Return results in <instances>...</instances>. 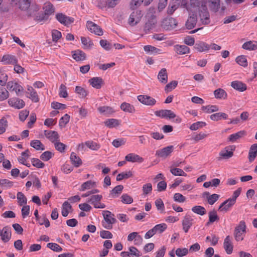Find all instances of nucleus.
<instances>
[{
  "label": "nucleus",
  "instance_id": "nucleus-1",
  "mask_svg": "<svg viewBox=\"0 0 257 257\" xmlns=\"http://www.w3.org/2000/svg\"><path fill=\"white\" fill-rule=\"evenodd\" d=\"M206 0H190L189 3L182 1L181 6L185 8L188 12H195L206 6Z\"/></svg>",
  "mask_w": 257,
  "mask_h": 257
},
{
  "label": "nucleus",
  "instance_id": "nucleus-2",
  "mask_svg": "<svg viewBox=\"0 0 257 257\" xmlns=\"http://www.w3.org/2000/svg\"><path fill=\"white\" fill-rule=\"evenodd\" d=\"M102 214L104 218L102 222V226L107 229H112L113 224L116 222L114 214L108 210L103 211Z\"/></svg>",
  "mask_w": 257,
  "mask_h": 257
},
{
  "label": "nucleus",
  "instance_id": "nucleus-3",
  "mask_svg": "<svg viewBox=\"0 0 257 257\" xmlns=\"http://www.w3.org/2000/svg\"><path fill=\"white\" fill-rule=\"evenodd\" d=\"M155 114L156 116L162 118H166L169 119L176 118L175 121L177 123H180L181 122V118L179 116H176V115L171 110L162 109L160 110L156 111Z\"/></svg>",
  "mask_w": 257,
  "mask_h": 257
},
{
  "label": "nucleus",
  "instance_id": "nucleus-4",
  "mask_svg": "<svg viewBox=\"0 0 257 257\" xmlns=\"http://www.w3.org/2000/svg\"><path fill=\"white\" fill-rule=\"evenodd\" d=\"M246 225L245 222L241 221L239 225L235 228L234 237L236 241L242 240L245 232Z\"/></svg>",
  "mask_w": 257,
  "mask_h": 257
},
{
  "label": "nucleus",
  "instance_id": "nucleus-5",
  "mask_svg": "<svg viewBox=\"0 0 257 257\" xmlns=\"http://www.w3.org/2000/svg\"><path fill=\"white\" fill-rule=\"evenodd\" d=\"M234 149L235 148L233 146H229L225 147L219 152L218 160H226L232 157L233 155Z\"/></svg>",
  "mask_w": 257,
  "mask_h": 257
},
{
  "label": "nucleus",
  "instance_id": "nucleus-6",
  "mask_svg": "<svg viewBox=\"0 0 257 257\" xmlns=\"http://www.w3.org/2000/svg\"><path fill=\"white\" fill-rule=\"evenodd\" d=\"M194 224V219L190 214H186L182 220V229L185 233L189 231V229Z\"/></svg>",
  "mask_w": 257,
  "mask_h": 257
},
{
  "label": "nucleus",
  "instance_id": "nucleus-7",
  "mask_svg": "<svg viewBox=\"0 0 257 257\" xmlns=\"http://www.w3.org/2000/svg\"><path fill=\"white\" fill-rule=\"evenodd\" d=\"M142 14L140 11H134L130 15L128 19V24L131 26L138 24L141 20Z\"/></svg>",
  "mask_w": 257,
  "mask_h": 257
},
{
  "label": "nucleus",
  "instance_id": "nucleus-8",
  "mask_svg": "<svg viewBox=\"0 0 257 257\" xmlns=\"http://www.w3.org/2000/svg\"><path fill=\"white\" fill-rule=\"evenodd\" d=\"M102 198L101 195H94L88 201L92 204L95 208L103 209L105 208L106 206L104 203L100 202V200Z\"/></svg>",
  "mask_w": 257,
  "mask_h": 257
},
{
  "label": "nucleus",
  "instance_id": "nucleus-9",
  "mask_svg": "<svg viewBox=\"0 0 257 257\" xmlns=\"http://www.w3.org/2000/svg\"><path fill=\"white\" fill-rule=\"evenodd\" d=\"M1 239L5 243L8 242L12 237L11 228L9 226H6L2 229H0Z\"/></svg>",
  "mask_w": 257,
  "mask_h": 257
},
{
  "label": "nucleus",
  "instance_id": "nucleus-10",
  "mask_svg": "<svg viewBox=\"0 0 257 257\" xmlns=\"http://www.w3.org/2000/svg\"><path fill=\"white\" fill-rule=\"evenodd\" d=\"M7 88L10 91H15L17 95L23 92V87L16 81H11L7 83Z\"/></svg>",
  "mask_w": 257,
  "mask_h": 257
},
{
  "label": "nucleus",
  "instance_id": "nucleus-11",
  "mask_svg": "<svg viewBox=\"0 0 257 257\" xmlns=\"http://www.w3.org/2000/svg\"><path fill=\"white\" fill-rule=\"evenodd\" d=\"M55 18L60 23L65 26H68L74 22L73 18L68 17L62 13L56 14Z\"/></svg>",
  "mask_w": 257,
  "mask_h": 257
},
{
  "label": "nucleus",
  "instance_id": "nucleus-12",
  "mask_svg": "<svg viewBox=\"0 0 257 257\" xmlns=\"http://www.w3.org/2000/svg\"><path fill=\"white\" fill-rule=\"evenodd\" d=\"M9 105L15 108L20 109L23 108L25 105L24 101L18 97H12L8 101Z\"/></svg>",
  "mask_w": 257,
  "mask_h": 257
},
{
  "label": "nucleus",
  "instance_id": "nucleus-13",
  "mask_svg": "<svg viewBox=\"0 0 257 257\" xmlns=\"http://www.w3.org/2000/svg\"><path fill=\"white\" fill-rule=\"evenodd\" d=\"M177 21L174 18L169 17L164 19L162 22L161 26L165 30H169L177 26Z\"/></svg>",
  "mask_w": 257,
  "mask_h": 257
},
{
  "label": "nucleus",
  "instance_id": "nucleus-14",
  "mask_svg": "<svg viewBox=\"0 0 257 257\" xmlns=\"http://www.w3.org/2000/svg\"><path fill=\"white\" fill-rule=\"evenodd\" d=\"M86 27L87 29L91 32L98 36L103 35V31L102 29L92 21H88L86 23Z\"/></svg>",
  "mask_w": 257,
  "mask_h": 257
},
{
  "label": "nucleus",
  "instance_id": "nucleus-15",
  "mask_svg": "<svg viewBox=\"0 0 257 257\" xmlns=\"http://www.w3.org/2000/svg\"><path fill=\"white\" fill-rule=\"evenodd\" d=\"M138 99L142 104L149 106H153L156 103L155 99L147 95H139Z\"/></svg>",
  "mask_w": 257,
  "mask_h": 257
},
{
  "label": "nucleus",
  "instance_id": "nucleus-16",
  "mask_svg": "<svg viewBox=\"0 0 257 257\" xmlns=\"http://www.w3.org/2000/svg\"><path fill=\"white\" fill-rule=\"evenodd\" d=\"M199 17L202 24L203 25L208 24L210 21V16L207 7H203L202 9L199 10Z\"/></svg>",
  "mask_w": 257,
  "mask_h": 257
},
{
  "label": "nucleus",
  "instance_id": "nucleus-17",
  "mask_svg": "<svg viewBox=\"0 0 257 257\" xmlns=\"http://www.w3.org/2000/svg\"><path fill=\"white\" fill-rule=\"evenodd\" d=\"M173 146L165 147L162 149L157 150L156 152V155L162 158H166L172 153L173 151Z\"/></svg>",
  "mask_w": 257,
  "mask_h": 257
},
{
  "label": "nucleus",
  "instance_id": "nucleus-18",
  "mask_svg": "<svg viewBox=\"0 0 257 257\" xmlns=\"http://www.w3.org/2000/svg\"><path fill=\"white\" fill-rule=\"evenodd\" d=\"M44 134L45 136L53 143L59 141V135L56 131H45Z\"/></svg>",
  "mask_w": 257,
  "mask_h": 257
},
{
  "label": "nucleus",
  "instance_id": "nucleus-19",
  "mask_svg": "<svg viewBox=\"0 0 257 257\" xmlns=\"http://www.w3.org/2000/svg\"><path fill=\"white\" fill-rule=\"evenodd\" d=\"M126 161L132 163H142L144 162V159L139 155L135 153H130L125 157Z\"/></svg>",
  "mask_w": 257,
  "mask_h": 257
},
{
  "label": "nucleus",
  "instance_id": "nucleus-20",
  "mask_svg": "<svg viewBox=\"0 0 257 257\" xmlns=\"http://www.w3.org/2000/svg\"><path fill=\"white\" fill-rule=\"evenodd\" d=\"M207 3L211 11L215 13L219 11L220 8V0H207Z\"/></svg>",
  "mask_w": 257,
  "mask_h": 257
},
{
  "label": "nucleus",
  "instance_id": "nucleus-21",
  "mask_svg": "<svg viewBox=\"0 0 257 257\" xmlns=\"http://www.w3.org/2000/svg\"><path fill=\"white\" fill-rule=\"evenodd\" d=\"M197 17L194 14H189V17L186 22L185 26L187 29L191 30L194 28L196 25Z\"/></svg>",
  "mask_w": 257,
  "mask_h": 257
},
{
  "label": "nucleus",
  "instance_id": "nucleus-22",
  "mask_svg": "<svg viewBox=\"0 0 257 257\" xmlns=\"http://www.w3.org/2000/svg\"><path fill=\"white\" fill-rule=\"evenodd\" d=\"M157 78L159 81L163 84H165L167 83L168 76L166 68H162L160 70L158 74Z\"/></svg>",
  "mask_w": 257,
  "mask_h": 257
},
{
  "label": "nucleus",
  "instance_id": "nucleus-23",
  "mask_svg": "<svg viewBox=\"0 0 257 257\" xmlns=\"http://www.w3.org/2000/svg\"><path fill=\"white\" fill-rule=\"evenodd\" d=\"M2 62L4 64H16L18 62V60L15 56L11 55H5L2 58Z\"/></svg>",
  "mask_w": 257,
  "mask_h": 257
},
{
  "label": "nucleus",
  "instance_id": "nucleus-24",
  "mask_svg": "<svg viewBox=\"0 0 257 257\" xmlns=\"http://www.w3.org/2000/svg\"><path fill=\"white\" fill-rule=\"evenodd\" d=\"M174 51L178 55H184L190 52V48L186 45H176Z\"/></svg>",
  "mask_w": 257,
  "mask_h": 257
},
{
  "label": "nucleus",
  "instance_id": "nucleus-25",
  "mask_svg": "<svg viewBox=\"0 0 257 257\" xmlns=\"http://www.w3.org/2000/svg\"><path fill=\"white\" fill-rule=\"evenodd\" d=\"M234 200H231L230 198L223 202L219 206V210L221 211H228L234 204Z\"/></svg>",
  "mask_w": 257,
  "mask_h": 257
},
{
  "label": "nucleus",
  "instance_id": "nucleus-26",
  "mask_svg": "<svg viewBox=\"0 0 257 257\" xmlns=\"http://www.w3.org/2000/svg\"><path fill=\"white\" fill-rule=\"evenodd\" d=\"M223 246L227 254H230L232 252L233 245L229 236H227L225 237L223 243Z\"/></svg>",
  "mask_w": 257,
  "mask_h": 257
},
{
  "label": "nucleus",
  "instance_id": "nucleus-27",
  "mask_svg": "<svg viewBox=\"0 0 257 257\" xmlns=\"http://www.w3.org/2000/svg\"><path fill=\"white\" fill-rule=\"evenodd\" d=\"M27 93L30 95L29 98L31 99L33 101L35 102H37L39 101V98L37 93L32 86L30 85L27 86Z\"/></svg>",
  "mask_w": 257,
  "mask_h": 257
},
{
  "label": "nucleus",
  "instance_id": "nucleus-28",
  "mask_svg": "<svg viewBox=\"0 0 257 257\" xmlns=\"http://www.w3.org/2000/svg\"><path fill=\"white\" fill-rule=\"evenodd\" d=\"M97 109L101 114L106 116H108L115 112L112 107L108 106H100Z\"/></svg>",
  "mask_w": 257,
  "mask_h": 257
},
{
  "label": "nucleus",
  "instance_id": "nucleus-29",
  "mask_svg": "<svg viewBox=\"0 0 257 257\" xmlns=\"http://www.w3.org/2000/svg\"><path fill=\"white\" fill-rule=\"evenodd\" d=\"M194 48L199 52H203L210 49L209 45L204 42H198L195 45Z\"/></svg>",
  "mask_w": 257,
  "mask_h": 257
},
{
  "label": "nucleus",
  "instance_id": "nucleus-30",
  "mask_svg": "<svg viewBox=\"0 0 257 257\" xmlns=\"http://www.w3.org/2000/svg\"><path fill=\"white\" fill-rule=\"evenodd\" d=\"M213 93L215 98L218 99H225L227 97V93L222 88H218L215 90Z\"/></svg>",
  "mask_w": 257,
  "mask_h": 257
},
{
  "label": "nucleus",
  "instance_id": "nucleus-31",
  "mask_svg": "<svg viewBox=\"0 0 257 257\" xmlns=\"http://www.w3.org/2000/svg\"><path fill=\"white\" fill-rule=\"evenodd\" d=\"M257 155V144H254L251 146L248 153V160L249 162H252Z\"/></svg>",
  "mask_w": 257,
  "mask_h": 257
},
{
  "label": "nucleus",
  "instance_id": "nucleus-32",
  "mask_svg": "<svg viewBox=\"0 0 257 257\" xmlns=\"http://www.w3.org/2000/svg\"><path fill=\"white\" fill-rule=\"evenodd\" d=\"M89 82L93 87L99 89L103 84V80L100 77H93L89 80Z\"/></svg>",
  "mask_w": 257,
  "mask_h": 257
},
{
  "label": "nucleus",
  "instance_id": "nucleus-33",
  "mask_svg": "<svg viewBox=\"0 0 257 257\" xmlns=\"http://www.w3.org/2000/svg\"><path fill=\"white\" fill-rule=\"evenodd\" d=\"M97 185L96 183L91 180L87 181L83 183L79 188V191H84L86 190L90 189L93 187H96Z\"/></svg>",
  "mask_w": 257,
  "mask_h": 257
},
{
  "label": "nucleus",
  "instance_id": "nucleus-34",
  "mask_svg": "<svg viewBox=\"0 0 257 257\" xmlns=\"http://www.w3.org/2000/svg\"><path fill=\"white\" fill-rule=\"evenodd\" d=\"M72 57L77 61H83L86 58L85 54L80 50L73 51Z\"/></svg>",
  "mask_w": 257,
  "mask_h": 257
},
{
  "label": "nucleus",
  "instance_id": "nucleus-35",
  "mask_svg": "<svg viewBox=\"0 0 257 257\" xmlns=\"http://www.w3.org/2000/svg\"><path fill=\"white\" fill-rule=\"evenodd\" d=\"M245 134V132L243 131H239L236 133L231 134L228 137V140L234 143L240 138L243 137Z\"/></svg>",
  "mask_w": 257,
  "mask_h": 257
},
{
  "label": "nucleus",
  "instance_id": "nucleus-36",
  "mask_svg": "<svg viewBox=\"0 0 257 257\" xmlns=\"http://www.w3.org/2000/svg\"><path fill=\"white\" fill-rule=\"evenodd\" d=\"M203 196L206 197L208 203L210 205L213 204L219 197V195L216 194H213L210 195L208 192L204 193Z\"/></svg>",
  "mask_w": 257,
  "mask_h": 257
},
{
  "label": "nucleus",
  "instance_id": "nucleus-37",
  "mask_svg": "<svg viewBox=\"0 0 257 257\" xmlns=\"http://www.w3.org/2000/svg\"><path fill=\"white\" fill-rule=\"evenodd\" d=\"M231 86L234 89L239 91H243L246 89V85L238 81H234L232 82Z\"/></svg>",
  "mask_w": 257,
  "mask_h": 257
},
{
  "label": "nucleus",
  "instance_id": "nucleus-38",
  "mask_svg": "<svg viewBox=\"0 0 257 257\" xmlns=\"http://www.w3.org/2000/svg\"><path fill=\"white\" fill-rule=\"evenodd\" d=\"M120 108L123 111L128 113H134L136 111L133 105L126 102H123L120 105Z\"/></svg>",
  "mask_w": 257,
  "mask_h": 257
},
{
  "label": "nucleus",
  "instance_id": "nucleus-39",
  "mask_svg": "<svg viewBox=\"0 0 257 257\" xmlns=\"http://www.w3.org/2000/svg\"><path fill=\"white\" fill-rule=\"evenodd\" d=\"M242 48L247 50H255L257 49V42L251 41L246 42L242 45Z\"/></svg>",
  "mask_w": 257,
  "mask_h": 257
},
{
  "label": "nucleus",
  "instance_id": "nucleus-40",
  "mask_svg": "<svg viewBox=\"0 0 257 257\" xmlns=\"http://www.w3.org/2000/svg\"><path fill=\"white\" fill-rule=\"evenodd\" d=\"M144 51L150 54H161V50L156 47L152 46L151 45H146L144 47Z\"/></svg>",
  "mask_w": 257,
  "mask_h": 257
},
{
  "label": "nucleus",
  "instance_id": "nucleus-41",
  "mask_svg": "<svg viewBox=\"0 0 257 257\" xmlns=\"http://www.w3.org/2000/svg\"><path fill=\"white\" fill-rule=\"evenodd\" d=\"M104 124L109 128H113L119 125L120 122L118 119L109 118L104 122Z\"/></svg>",
  "mask_w": 257,
  "mask_h": 257
},
{
  "label": "nucleus",
  "instance_id": "nucleus-42",
  "mask_svg": "<svg viewBox=\"0 0 257 257\" xmlns=\"http://www.w3.org/2000/svg\"><path fill=\"white\" fill-rule=\"evenodd\" d=\"M123 187L121 185H119L115 187L111 190L110 195L112 198L117 197L122 192Z\"/></svg>",
  "mask_w": 257,
  "mask_h": 257
},
{
  "label": "nucleus",
  "instance_id": "nucleus-43",
  "mask_svg": "<svg viewBox=\"0 0 257 257\" xmlns=\"http://www.w3.org/2000/svg\"><path fill=\"white\" fill-rule=\"evenodd\" d=\"M70 159L72 164L76 167H78L82 164V161L80 158L73 152L71 154Z\"/></svg>",
  "mask_w": 257,
  "mask_h": 257
},
{
  "label": "nucleus",
  "instance_id": "nucleus-44",
  "mask_svg": "<svg viewBox=\"0 0 257 257\" xmlns=\"http://www.w3.org/2000/svg\"><path fill=\"white\" fill-rule=\"evenodd\" d=\"M81 40L83 48L85 49H90L93 46V42L88 38L81 37Z\"/></svg>",
  "mask_w": 257,
  "mask_h": 257
},
{
  "label": "nucleus",
  "instance_id": "nucleus-45",
  "mask_svg": "<svg viewBox=\"0 0 257 257\" xmlns=\"http://www.w3.org/2000/svg\"><path fill=\"white\" fill-rule=\"evenodd\" d=\"M75 92L77 94H78L79 97L81 98H85L88 94L87 90H86L85 88L79 86H76Z\"/></svg>",
  "mask_w": 257,
  "mask_h": 257
},
{
  "label": "nucleus",
  "instance_id": "nucleus-46",
  "mask_svg": "<svg viewBox=\"0 0 257 257\" xmlns=\"http://www.w3.org/2000/svg\"><path fill=\"white\" fill-rule=\"evenodd\" d=\"M210 119L214 121H218L222 118L226 119L227 118V115L223 112H218L213 114H211L210 116Z\"/></svg>",
  "mask_w": 257,
  "mask_h": 257
},
{
  "label": "nucleus",
  "instance_id": "nucleus-47",
  "mask_svg": "<svg viewBox=\"0 0 257 257\" xmlns=\"http://www.w3.org/2000/svg\"><path fill=\"white\" fill-rule=\"evenodd\" d=\"M170 172L174 176H187V174L183 170L174 167L173 166L170 167Z\"/></svg>",
  "mask_w": 257,
  "mask_h": 257
},
{
  "label": "nucleus",
  "instance_id": "nucleus-48",
  "mask_svg": "<svg viewBox=\"0 0 257 257\" xmlns=\"http://www.w3.org/2000/svg\"><path fill=\"white\" fill-rule=\"evenodd\" d=\"M167 228V225L164 223L157 224L153 227L156 234L162 233L164 232Z\"/></svg>",
  "mask_w": 257,
  "mask_h": 257
},
{
  "label": "nucleus",
  "instance_id": "nucleus-49",
  "mask_svg": "<svg viewBox=\"0 0 257 257\" xmlns=\"http://www.w3.org/2000/svg\"><path fill=\"white\" fill-rule=\"evenodd\" d=\"M30 145L32 147L35 148L37 150H45V147L43 144L38 140H33L30 143Z\"/></svg>",
  "mask_w": 257,
  "mask_h": 257
},
{
  "label": "nucleus",
  "instance_id": "nucleus-50",
  "mask_svg": "<svg viewBox=\"0 0 257 257\" xmlns=\"http://www.w3.org/2000/svg\"><path fill=\"white\" fill-rule=\"evenodd\" d=\"M71 209V205L67 201L64 202L62 206V215L64 217L67 216L69 214V210Z\"/></svg>",
  "mask_w": 257,
  "mask_h": 257
},
{
  "label": "nucleus",
  "instance_id": "nucleus-51",
  "mask_svg": "<svg viewBox=\"0 0 257 257\" xmlns=\"http://www.w3.org/2000/svg\"><path fill=\"white\" fill-rule=\"evenodd\" d=\"M236 62L239 65L246 67L247 66V61L245 56L240 55L237 57L235 59Z\"/></svg>",
  "mask_w": 257,
  "mask_h": 257
},
{
  "label": "nucleus",
  "instance_id": "nucleus-52",
  "mask_svg": "<svg viewBox=\"0 0 257 257\" xmlns=\"http://www.w3.org/2000/svg\"><path fill=\"white\" fill-rule=\"evenodd\" d=\"M85 144L88 148L93 151H97L100 148V145L99 144L92 141H86Z\"/></svg>",
  "mask_w": 257,
  "mask_h": 257
},
{
  "label": "nucleus",
  "instance_id": "nucleus-53",
  "mask_svg": "<svg viewBox=\"0 0 257 257\" xmlns=\"http://www.w3.org/2000/svg\"><path fill=\"white\" fill-rule=\"evenodd\" d=\"M43 10L45 15H50L54 12V8L53 5L50 3H46L44 4Z\"/></svg>",
  "mask_w": 257,
  "mask_h": 257
},
{
  "label": "nucleus",
  "instance_id": "nucleus-54",
  "mask_svg": "<svg viewBox=\"0 0 257 257\" xmlns=\"http://www.w3.org/2000/svg\"><path fill=\"white\" fill-rule=\"evenodd\" d=\"M192 211L197 214L203 215L206 214V211L203 206L197 205L193 207L191 209Z\"/></svg>",
  "mask_w": 257,
  "mask_h": 257
},
{
  "label": "nucleus",
  "instance_id": "nucleus-55",
  "mask_svg": "<svg viewBox=\"0 0 257 257\" xmlns=\"http://www.w3.org/2000/svg\"><path fill=\"white\" fill-rule=\"evenodd\" d=\"M209 216V221L207 223V225H209V223H213L215 221L219 220V217L218 216L217 213L215 211L213 210L210 211L208 213Z\"/></svg>",
  "mask_w": 257,
  "mask_h": 257
},
{
  "label": "nucleus",
  "instance_id": "nucleus-56",
  "mask_svg": "<svg viewBox=\"0 0 257 257\" xmlns=\"http://www.w3.org/2000/svg\"><path fill=\"white\" fill-rule=\"evenodd\" d=\"M201 108L203 111L208 113L217 111L219 110L218 107L215 105L203 106Z\"/></svg>",
  "mask_w": 257,
  "mask_h": 257
},
{
  "label": "nucleus",
  "instance_id": "nucleus-57",
  "mask_svg": "<svg viewBox=\"0 0 257 257\" xmlns=\"http://www.w3.org/2000/svg\"><path fill=\"white\" fill-rule=\"evenodd\" d=\"M18 203L20 206H23L27 203V199L25 195L21 192H19L17 195Z\"/></svg>",
  "mask_w": 257,
  "mask_h": 257
},
{
  "label": "nucleus",
  "instance_id": "nucleus-58",
  "mask_svg": "<svg viewBox=\"0 0 257 257\" xmlns=\"http://www.w3.org/2000/svg\"><path fill=\"white\" fill-rule=\"evenodd\" d=\"M206 125V122L203 121H197L192 124L189 128L191 131H196L199 128H202Z\"/></svg>",
  "mask_w": 257,
  "mask_h": 257
},
{
  "label": "nucleus",
  "instance_id": "nucleus-59",
  "mask_svg": "<svg viewBox=\"0 0 257 257\" xmlns=\"http://www.w3.org/2000/svg\"><path fill=\"white\" fill-rule=\"evenodd\" d=\"M208 134L204 133L202 132L198 134H194L192 136V140L196 142H198L201 140H202L207 137Z\"/></svg>",
  "mask_w": 257,
  "mask_h": 257
},
{
  "label": "nucleus",
  "instance_id": "nucleus-60",
  "mask_svg": "<svg viewBox=\"0 0 257 257\" xmlns=\"http://www.w3.org/2000/svg\"><path fill=\"white\" fill-rule=\"evenodd\" d=\"M189 252V249L187 248H178L175 250V254L178 257H183L186 255Z\"/></svg>",
  "mask_w": 257,
  "mask_h": 257
},
{
  "label": "nucleus",
  "instance_id": "nucleus-61",
  "mask_svg": "<svg viewBox=\"0 0 257 257\" xmlns=\"http://www.w3.org/2000/svg\"><path fill=\"white\" fill-rule=\"evenodd\" d=\"M14 183L8 179L0 180V185L5 189L10 188L13 187Z\"/></svg>",
  "mask_w": 257,
  "mask_h": 257
},
{
  "label": "nucleus",
  "instance_id": "nucleus-62",
  "mask_svg": "<svg viewBox=\"0 0 257 257\" xmlns=\"http://www.w3.org/2000/svg\"><path fill=\"white\" fill-rule=\"evenodd\" d=\"M59 95L61 97L66 98L68 96L67 87L64 84H61L59 89Z\"/></svg>",
  "mask_w": 257,
  "mask_h": 257
},
{
  "label": "nucleus",
  "instance_id": "nucleus-63",
  "mask_svg": "<svg viewBox=\"0 0 257 257\" xmlns=\"http://www.w3.org/2000/svg\"><path fill=\"white\" fill-rule=\"evenodd\" d=\"M132 175L133 174L131 171L122 172L117 175L116 180L119 181L124 179H127L132 177Z\"/></svg>",
  "mask_w": 257,
  "mask_h": 257
},
{
  "label": "nucleus",
  "instance_id": "nucleus-64",
  "mask_svg": "<svg viewBox=\"0 0 257 257\" xmlns=\"http://www.w3.org/2000/svg\"><path fill=\"white\" fill-rule=\"evenodd\" d=\"M178 82L176 81H172L169 83L167 84L165 87V91L166 92L171 91L173 89H175L177 86Z\"/></svg>",
  "mask_w": 257,
  "mask_h": 257
}]
</instances>
